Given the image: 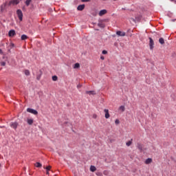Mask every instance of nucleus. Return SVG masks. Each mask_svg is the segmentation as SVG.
<instances>
[{"label":"nucleus","instance_id":"f257e3e1","mask_svg":"<svg viewBox=\"0 0 176 176\" xmlns=\"http://www.w3.org/2000/svg\"><path fill=\"white\" fill-rule=\"evenodd\" d=\"M148 39H149L150 50H153V48L155 47V42L153 41V39L151 37H149Z\"/></svg>","mask_w":176,"mask_h":176},{"label":"nucleus","instance_id":"f03ea898","mask_svg":"<svg viewBox=\"0 0 176 176\" xmlns=\"http://www.w3.org/2000/svg\"><path fill=\"white\" fill-rule=\"evenodd\" d=\"M16 14L20 21H23V12L21 10H17Z\"/></svg>","mask_w":176,"mask_h":176},{"label":"nucleus","instance_id":"7ed1b4c3","mask_svg":"<svg viewBox=\"0 0 176 176\" xmlns=\"http://www.w3.org/2000/svg\"><path fill=\"white\" fill-rule=\"evenodd\" d=\"M27 112H29L30 113H32L33 115H38V111L31 108H28Z\"/></svg>","mask_w":176,"mask_h":176},{"label":"nucleus","instance_id":"20e7f679","mask_svg":"<svg viewBox=\"0 0 176 176\" xmlns=\"http://www.w3.org/2000/svg\"><path fill=\"white\" fill-rule=\"evenodd\" d=\"M104 111L105 113L104 117L106 119H109V118H111V115H109V110L105 109Z\"/></svg>","mask_w":176,"mask_h":176},{"label":"nucleus","instance_id":"39448f33","mask_svg":"<svg viewBox=\"0 0 176 176\" xmlns=\"http://www.w3.org/2000/svg\"><path fill=\"white\" fill-rule=\"evenodd\" d=\"M116 34L118 36H126V32L122 31H117Z\"/></svg>","mask_w":176,"mask_h":176},{"label":"nucleus","instance_id":"423d86ee","mask_svg":"<svg viewBox=\"0 0 176 176\" xmlns=\"http://www.w3.org/2000/svg\"><path fill=\"white\" fill-rule=\"evenodd\" d=\"M8 35L10 37L14 36V35H16V31H14V30H10L9 32H8Z\"/></svg>","mask_w":176,"mask_h":176},{"label":"nucleus","instance_id":"0eeeda50","mask_svg":"<svg viewBox=\"0 0 176 176\" xmlns=\"http://www.w3.org/2000/svg\"><path fill=\"white\" fill-rule=\"evenodd\" d=\"M17 126H19L17 122H12L10 124V127H12V129H14L15 130L17 129Z\"/></svg>","mask_w":176,"mask_h":176},{"label":"nucleus","instance_id":"6e6552de","mask_svg":"<svg viewBox=\"0 0 176 176\" xmlns=\"http://www.w3.org/2000/svg\"><path fill=\"white\" fill-rule=\"evenodd\" d=\"M20 3V0H12L10 2V5H19Z\"/></svg>","mask_w":176,"mask_h":176},{"label":"nucleus","instance_id":"1a4fd4ad","mask_svg":"<svg viewBox=\"0 0 176 176\" xmlns=\"http://www.w3.org/2000/svg\"><path fill=\"white\" fill-rule=\"evenodd\" d=\"M51 168H52L51 166H48L45 167V171H46L47 175H49V174H50Z\"/></svg>","mask_w":176,"mask_h":176},{"label":"nucleus","instance_id":"9d476101","mask_svg":"<svg viewBox=\"0 0 176 176\" xmlns=\"http://www.w3.org/2000/svg\"><path fill=\"white\" fill-rule=\"evenodd\" d=\"M86 94H89V96H95L96 91H86Z\"/></svg>","mask_w":176,"mask_h":176},{"label":"nucleus","instance_id":"9b49d317","mask_svg":"<svg viewBox=\"0 0 176 176\" xmlns=\"http://www.w3.org/2000/svg\"><path fill=\"white\" fill-rule=\"evenodd\" d=\"M104 14H107V10H102L99 12V16H104Z\"/></svg>","mask_w":176,"mask_h":176},{"label":"nucleus","instance_id":"f8f14e48","mask_svg":"<svg viewBox=\"0 0 176 176\" xmlns=\"http://www.w3.org/2000/svg\"><path fill=\"white\" fill-rule=\"evenodd\" d=\"M77 9L78 10H80V11L83 10V9H85V4L78 6Z\"/></svg>","mask_w":176,"mask_h":176},{"label":"nucleus","instance_id":"ddd939ff","mask_svg":"<svg viewBox=\"0 0 176 176\" xmlns=\"http://www.w3.org/2000/svg\"><path fill=\"white\" fill-rule=\"evenodd\" d=\"M152 162V158H148L145 161V164H151Z\"/></svg>","mask_w":176,"mask_h":176},{"label":"nucleus","instance_id":"4468645a","mask_svg":"<svg viewBox=\"0 0 176 176\" xmlns=\"http://www.w3.org/2000/svg\"><path fill=\"white\" fill-rule=\"evenodd\" d=\"M35 167H37L38 168H41V167H42V164L39 163V162H36L34 164Z\"/></svg>","mask_w":176,"mask_h":176},{"label":"nucleus","instance_id":"2eb2a0df","mask_svg":"<svg viewBox=\"0 0 176 176\" xmlns=\"http://www.w3.org/2000/svg\"><path fill=\"white\" fill-rule=\"evenodd\" d=\"M133 144V139L126 142V146H130Z\"/></svg>","mask_w":176,"mask_h":176},{"label":"nucleus","instance_id":"dca6fc26","mask_svg":"<svg viewBox=\"0 0 176 176\" xmlns=\"http://www.w3.org/2000/svg\"><path fill=\"white\" fill-rule=\"evenodd\" d=\"M96 170H97L96 166H90V171H91L92 173H94V171H96Z\"/></svg>","mask_w":176,"mask_h":176},{"label":"nucleus","instance_id":"f3484780","mask_svg":"<svg viewBox=\"0 0 176 176\" xmlns=\"http://www.w3.org/2000/svg\"><path fill=\"white\" fill-rule=\"evenodd\" d=\"M98 27H100V28H105V24H104L103 23H99L98 24Z\"/></svg>","mask_w":176,"mask_h":176},{"label":"nucleus","instance_id":"a211bd4d","mask_svg":"<svg viewBox=\"0 0 176 176\" xmlns=\"http://www.w3.org/2000/svg\"><path fill=\"white\" fill-rule=\"evenodd\" d=\"M25 39H28V36H27V35H25V34H23L21 36V40L22 41H25Z\"/></svg>","mask_w":176,"mask_h":176},{"label":"nucleus","instance_id":"6ab92c4d","mask_svg":"<svg viewBox=\"0 0 176 176\" xmlns=\"http://www.w3.org/2000/svg\"><path fill=\"white\" fill-rule=\"evenodd\" d=\"M31 2H32V0H26L25 3L26 6H30V3H31Z\"/></svg>","mask_w":176,"mask_h":176},{"label":"nucleus","instance_id":"aec40b11","mask_svg":"<svg viewBox=\"0 0 176 176\" xmlns=\"http://www.w3.org/2000/svg\"><path fill=\"white\" fill-rule=\"evenodd\" d=\"M159 42H160V45H164V38H160L159 39Z\"/></svg>","mask_w":176,"mask_h":176},{"label":"nucleus","instance_id":"412c9836","mask_svg":"<svg viewBox=\"0 0 176 176\" xmlns=\"http://www.w3.org/2000/svg\"><path fill=\"white\" fill-rule=\"evenodd\" d=\"M34 123V120L33 119H28V124L31 125Z\"/></svg>","mask_w":176,"mask_h":176},{"label":"nucleus","instance_id":"4be33fe9","mask_svg":"<svg viewBox=\"0 0 176 176\" xmlns=\"http://www.w3.org/2000/svg\"><path fill=\"white\" fill-rule=\"evenodd\" d=\"M80 67V65L79 63H75L74 68V69H76L79 68Z\"/></svg>","mask_w":176,"mask_h":176},{"label":"nucleus","instance_id":"5701e85b","mask_svg":"<svg viewBox=\"0 0 176 176\" xmlns=\"http://www.w3.org/2000/svg\"><path fill=\"white\" fill-rule=\"evenodd\" d=\"M137 148L139 149V150H140V151H142V144H138V145H137Z\"/></svg>","mask_w":176,"mask_h":176},{"label":"nucleus","instance_id":"b1692460","mask_svg":"<svg viewBox=\"0 0 176 176\" xmlns=\"http://www.w3.org/2000/svg\"><path fill=\"white\" fill-rule=\"evenodd\" d=\"M120 111H122V112H124L125 108L124 106H120L119 107Z\"/></svg>","mask_w":176,"mask_h":176},{"label":"nucleus","instance_id":"393cba45","mask_svg":"<svg viewBox=\"0 0 176 176\" xmlns=\"http://www.w3.org/2000/svg\"><path fill=\"white\" fill-rule=\"evenodd\" d=\"M58 79V78L57 77V76H52V80H54V82H56Z\"/></svg>","mask_w":176,"mask_h":176},{"label":"nucleus","instance_id":"a878e982","mask_svg":"<svg viewBox=\"0 0 176 176\" xmlns=\"http://www.w3.org/2000/svg\"><path fill=\"white\" fill-rule=\"evenodd\" d=\"M25 75H26V76H29V75H30V71H29V70H25Z\"/></svg>","mask_w":176,"mask_h":176},{"label":"nucleus","instance_id":"bb28decb","mask_svg":"<svg viewBox=\"0 0 176 176\" xmlns=\"http://www.w3.org/2000/svg\"><path fill=\"white\" fill-rule=\"evenodd\" d=\"M1 65H2L3 67H5L6 65V63L5 62H1Z\"/></svg>","mask_w":176,"mask_h":176},{"label":"nucleus","instance_id":"cd10ccee","mask_svg":"<svg viewBox=\"0 0 176 176\" xmlns=\"http://www.w3.org/2000/svg\"><path fill=\"white\" fill-rule=\"evenodd\" d=\"M102 54H108V52L107 50H103L102 52Z\"/></svg>","mask_w":176,"mask_h":176},{"label":"nucleus","instance_id":"c85d7f7f","mask_svg":"<svg viewBox=\"0 0 176 176\" xmlns=\"http://www.w3.org/2000/svg\"><path fill=\"white\" fill-rule=\"evenodd\" d=\"M92 118H93L94 119H97V114H93V115H92Z\"/></svg>","mask_w":176,"mask_h":176},{"label":"nucleus","instance_id":"c756f323","mask_svg":"<svg viewBox=\"0 0 176 176\" xmlns=\"http://www.w3.org/2000/svg\"><path fill=\"white\" fill-rule=\"evenodd\" d=\"M115 123L116 124H119V123H120V121L119 120H116Z\"/></svg>","mask_w":176,"mask_h":176},{"label":"nucleus","instance_id":"7c9ffc66","mask_svg":"<svg viewBox=\"0 0 176 176\" xmlns=\"http://www.w3.org/2000/svg\"><path fill=\"white\" fill-rule=\"evenodd\" d=\"M82 2H90L91 0H81Z\"/></svg>","mask_w":176,"mask_h":176},{"label":"nucleus","instance_id":"2f4dec72","mask_svg":"<svg viewBox=\"0 0 176 176\" xmlns=\"http://www.w3.org/2000/svg\"><path fill=\"white\" fill-rule=\"evenodd\" d=\"M0 54H3V52L2 51L1 49H0Z\"/></svg>","mask_w":176,"mask_h":176},{"label":"nucleus","instance_id":"473e14b6","mask_svg":"<svg viewBox=\"0 0 176 176\" xmlns=\"http://www.w3.org/2000/svg\"><path fill=\"white\" fill-rule=\"evenodd\" d=\"M101 60H104V56L100 57Z\"/></svg>","mask_w":176,"mask_h":176},{"label":"nucleus","instance_id":"72a5a7b5","mask_svg":"<svg viewBox=\"0 0 176 176\" xmlns=\"http://www.w3.org/2000/svg\"><path fill=\"white\" fill-rule=\"evenodd\" d=\"M37 79H38V80H39V77H37Z\"/></svg>","mask_w":176,"mask_h":176},{"label":"nucleus","instance_id":"f704fd0d","mask_svg":"<svg viewBox=\"0 0 176 176\" xmlns=\"http://www.w3.org/2000/svg\"><path fill=\"white\" fill-rule=\"evenodd\" d=\"M96 175H100V174H96Z\"/></svg>","mask_w":176,"mask_h":176},{"label":"nucleus","instance_id":"c9c22d12","mask_svg":"<svg viewBox=\"0 0 176 176\" xmlns=\"http://www.w3.org/2000/svg\"><path fill=\"white\" fill-rule=\"evenodd\" d=\"M96 175H100V174H96Z\"/></svg>","mask_w":176,"mask_h":176},{"label":"nucleus","instance_id":"e433bc0d","mask_svg":"<svg viewBox=\"0 0 176 176\" xmlns=\"http://www.w3.org/2000/svg\"><path fill=\"white\" fill-rule=\"evenodd\" d=\"M113 1H118V0H113Z\"/></svg>","mask_w":176,"mask_h":176},{"label":"nucleus","instance_id":"4c0bfd02","mask_svg":"<svg viewBox=\"0 0 176 176\" xmlns=\"http://www.w3.org/2000/svg\"><path fill=\"white\" fill-rule=\"evenodd\" d=\"M103 1H107V0H103Z\"/></svg>","mask_w":176,"mask_h":176}]
</instances>
